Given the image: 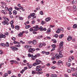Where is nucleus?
<instances>
[{"instance_id":"27","label":"nucleus","mask_w":77,"mask_h":77,"mask_svg":"<svg viewBox=\"0 0 77 77\" xmlns=\"http://www.w3.org/2000/svg\"><path fill=\"white\" fill-rule=\"evenodd\" d=\"M13 14H14V15H17V12L16 11H13Z\"/></svg>"},{"instance_id":"26","label":"nucleus","mask_w":77,"mask_h":77,"mask_svg":"<svg viewBox=\"0 0 77 77\" xmlns=\"http://www.w3.org/2000/svg\"><path fill=\"white\" fill-rule=\"evenodd\" d=\"M66 65L68 66L69 67L71 65V64L70 63H66Z\"/></svg>"},{"instance_id":"23","label":"nucleus","mask_w":77,"mask_h":77,"mask_svg":"<svg viewBox=\"0 0 77 77\" xmlns=\"http://www.w3.org/2000/svg\"><path fill=\"white\" fill-rule=\"evenodd\" d=\"M35 13H33V14L31 13L30 14V15L31 16V17H32L35 15Z\"/></svg>"},{"instance_id":"1","label":"nucleus","mask_w":77,"mask_h":77,"mask_svg":"<svg viewBox=\"0 0 77 77\" xmlns=\"http://www.w3.org/2000/svg\"><path fill=\"white\" fill-rule=\"evenodd\" d=\"M35 51V49L34 48H31L28 50L29 53H33V51Z\"/></svg>"},{"instance_id":"39","label":"nucleus","mask_w":77,"mask_h":77,"mask_svg":"<svg viewBox=\"0 0 77 77\" xmlns=\"http://www.w3.org/2000/svg\"><path fill=\"white\" fill-rule=\"evenodd\" d=\"M24 19V18L22 17H19V20H23Z\"/></svg>"},{"instance_id":"2","label":"nucleus","mask_w":77,"mask_h":77,"mask_svg":"<svg viewBox=\"0 0 77 77\" xmlns=\"http://www.w3.org/2000/svg\"><path fill=\"white\" fill-rule=\"evenodd\" d=\"M26 64L27 65L29 69H30V68H32V66H33V65H32L29 64V63H26Z\"/></svg>"},{"instance_id":"35","label":"nucleus","mask_w":77,"mask_h":77,"mask_svg":"<svg viewBox=\"0 0 77 77\" xmlns=\"http://www.w3.org/2000/svg\"><path fill=\"white\" fill-rule=\"evenodd\" d=\"M23 34L22 32H20V34H18V36H21L23 35Z\"/></svg>"},{"instance_id":"31","label":"nucleus","mask_w":77,"mask_h":77,"mask_svg":"<svg viewBox=\"0 0 77 77\" xmlns=\"http://www.w3.org/2000/svg\"><path fill=\"white\" fill-rule=\"evenodd\" d=\"M9 12H11L12 11V7L8 9Z\"/></svg>"},{"instance_id":"22","label":"nucleus","mask_w":77,"mask_h":77,"mask_svg":"<svg viewBox=\"0 0 77 77\" xmlns=\"http://www.w3.org/2000/svg\"><path fill=\"white\" fill-rule=\"evenodd\" d=\"M0 46H2L3 47H5V44L4 43H1L0 44Z\"/></svg>"},{"instance_id":"49","label":"nucleus","mask_w":77,"mask_h":77,"mask_svg":"<svg viewBox=\"0 0 77 77\" xmlns=\"http://www.w3.org/2000/svg\"><path fill=\"white\" fill-rule=\"evenodd\" d=\"M51 46L53 48H55V47H56V45H52Z\"/></svg>"},{"instance_id":"11","label":"nucleus","mask_w":77,"mask_h":77,"mask_svg":"<svg viewBox=\"0 0 77 77\" xmlns=\"http://www.w3.org/2000/svg\"><path fill=\"white\" fill-rule=\"evenodd\" d=\"M55 57L56 59H59V58H60L59 56V54H55Z\"/></svg>"},{"instance_id":"60","label":"nucleus","mask_w":77,"mask_h":77,"mask_svg":"<svg viewBox=\"0 0 77 77\" xmlns=\"http://www.w3.org/2000/svg\"><path fill=\"white\" fill-rule=\"evenodd\" d=\"M43 29V31H46L47 30V29L46 28H44Z\"/></svg>"},{"instance_id":"17","label":"nucleus","mask_w":77,"mask_h":77,"mask_svg":"<svg viewBox=\"0 0 77 77\" xmlns=\"http://www.w3.org/2000/svg\"><path fill=\"white\" fill-rule=\"evenodd\" d=\"M56 32L57 33H60V29L58 28L57 31H56Z\"/></svg>"},{"instance_id":"16","label":"nucleus","mask_w":77,"mask_h":77,"mask_svg":"<svg viewBox=\"0 0 77 77\" xmlns=\"http://www.w3.org/2000/svg\"><path fill=\"white\" fill-rule=\"evenodd\" d=\"M51 77H57V75H56L54 74H52L51 75Z\"/></svg>"},{"instance_id":"58","label":"nucleus","mask_w":77,"mask_h":77,"mask_svg":"<svg viewBox=\"0 0 77 77\" xmlns=\"http://www.w3.org/2000/svg\"><path fill=\"white\" fill-rule=\"evenodd\" d=\"M36 72H35L34 71H32V74H36Z\"/></svg>"},{"instance_id":"59","label":"nucleus","mask_w":77,"mask_h":77,"mask_svg":"<svg viewBox=\"0 0 77 77\" xmlns=\"http://www.w3.org/2000/svg\"><path fill=\"white\" fill-rule=\"evenodd\" d=\"M5 35L6 36H8L9 35V33L8 32H6L5 34Z\"/></svg>"},{"instance_id":"24","label":"nucleus","mask_w":77,"mask_h":77,"mask_svg":"<svg viewBox=\"0 0 77 77\" xmlns=\"http://www.w3.org/2000/svg\"><path fill=\"white\" fill-rule=\"evenodd\" d=\"M42 73H43V72H36V73L37 74H38V75L42 74Z\"/></svg>"},{"instance_id":"14","label":"nucleus","mask_w":77,"mask_h":77,"mask_svg":"<svg viewBox=\"0 0 77 77\" xmlns=\"http://www.w3.org/2000/svg\"><path fill=\"white\" fill-rule=\"evenodd\" d=\"M59 57H63V55L62 54V52L60 51L59 52Z\"/></svg>"},{"instance_id":"13","label":"nucleus","mask_w":77,"mask_h":77,"mask_svg":"<svg viewBox=\"0 0 77 77\" xmlns=\"http://www.w3.org/2000/svg\"><path fill=\"white\" fill-rule=\"evenodd\" d=\"M2 23L3 24H4V25H5V24H7V25H9V23L8 22H6V21H4L3 22H2Z\"/></svg>"},{"instance_id":"5","label":"nucleus","mask_w":77,"mask_h":77,"mask_svg":"<svg viewBox=\"0 0 77 77\" xmlns=\"http://www.w3.org/2000/svg\"><path fill=\"white\" fill-rule=\"evenodd\" d=\"M36 55H35L33 56H33H32L31 57V59L32 60H34L35 59H36Z\"/></svg>"},{"instance_id":"6","label":"nucleus","mask_w":77,"mask_h":77,"mask_svg":"<svg viewBox=\"0 0 77 77\" xmlns=\"http://www.w3.org/2000/svg\"><path fill=\"white\" fill-rule=\"evenodd\" d=\"M36 60L37 64V65H39V64H40V63H41V61L40 60H38V59H36Z\"/></svg>"},{"instance_id":"61","label":"nucleus","mask_w":77,"mask_h":77,"mask_svg":"<svg viewBox=\"0 0 77 77\" xmlns=\"http://www.w3.org/2000/svg\"><path fill=\"white\" fill-rule=\"evenodd\" d=\"M67 72H69V73H70L71 72V70L70 69H68L67 70Z\"/></svg>"},{"instance_id":"45","label":"nucleus","mask_w":77,"mask_h":77,"mask_svg":"<svg viewBox=\"0 0 77 77\" xmlns=\"http://www.w3.org/2000/svg\"><path fill=\"white\" fill-rule=\"evenodd\" d=\"M75 68H71V70L72 71H75Z\"/></svg>"},{"instance_id":"7","label":"nucleus","mask_w":77,"mask_h":77,"mask_svg":"<svg viewBox=\"0 0 77 77\" xmlns=\"http://www.w3.org/2000/svg\"><path fill=\"white\" fill-rule=\"evenodd\" d=\"M6 38V35H3V34H1L0 35V38Z\"/></svg>"},{"instance_id":"19","label":"nucleus","mask_w":77,"mask_h":77,"mask_svg":"<svg viewBox=\"0 0 77 77\" xmlns=\"http://www.w3.org/2000/svg\"><path fill=\"white\" fill-rule=\"evenodd\" d=\"M1 4L2 5H4V6H6V3L4 2H1Z\"/></svg>"},{"instance_id":"34","label":"nucleus","mask_w":77,"mask_h":77,"mask_svg":"<svg viewBox=\"0 0 77 77\" xmlns=\"http://www.w3.org/2000/svg\"><path fill=\"white\" fill-rule=\"evenodd\" d=\"M31 26L30 25H26V29H29V27H30Z\"/></svg>"},{"instance_id":"52","label":"nucleus","mask_w":77,"mask_h":77,"mask_svg":"<svg viewBox=\"0 0 77 77\" xmlns=\"http://www.w3.org/2000/svg\"><path fill=\"white\" fill-rule=\"evenodd\" d=\"M13 43L14 44H18V42H16V41H14L13 42Z\"/></svg>"},{"instance_id":"54","label":"nucleus","mask_w":77,"mask_h":77,"mask_svg":"<svg viewBox=\"0 0 77 77\" xmlns=\"http://www.w3.org/2000/svg\"><path fill=\"white\" fill-rule=\"evenodd\" d=\"M45 53L46 55H48V54H50V52H45Z\"/></svg>"},{"instance_id":"63","label":"nucleus","mask_w":77,"mask_h":77,"mask_svg":"<svg viewBox=\"0 0 77 77\" xmlns=\"http://www.w3.org/2000/svg\"><path fill=\"white\" fill-rule=\"evenodd\" d=\"M64 76H65V77H68L69 76H68V75H67L66 74H64Z\"/></svg>"},{"instance_id":"21","label":"nucleus","mask_w":77,"mask_h":77,"mask_svg":"<svg viewBox=\"0 0 77 77\" xmlns=\"http://www.w3.org/2000/svg\"><path fill=\"white\" fill-rule=\"evenodd\" d=\"M73 9H75V11H77V6H75V5H74L73 6Z\"/></svg>"},{"instance_id":"43","label":"nucleus","mask_w":77,"mask_h":77,"mask_svg":"<svg viewBox=\"0 0 77 77\" xmlns=\"http://www.w3.org/2000/svg\"><path fill=\"white\" fill-rule=\"evenodd\" d=\"M60 30H61L62 32H64V29L62 28H60Z\"/></svg>"},{"instance_id":"28","label":"nucleus","mask_w":77,"mask_h":77,"mask_svg":"<svg viewBox=\"0 0 77 77\" xmlns=\"http://www.w3.org/2000/svg\"><path fill=\"white\" fill-rule=\"evenodd\" d=\"M42 46H43V44H42V43H40L39 45V47L40 48H41Z\"/></svg>"},{"instance_id":"41","label":"nucleus","mask_w":77,"mask_h":77,"mask_svg":"<svg viewBox=\"0 0 77 77\" xmlns=\"http://www.w3.org/2000/svg\"><path fill=\"white\" fill-rule=\"evenodd\" d=\"M58 64H59L60 63H62V61L61 60H59L58 62Z\"/></svg>"},{"instance_id":"37","label":"nucleus","mask_w":77,"mask_h":77,"mask_svg":"<svg viewBox=\"0 0 77 77\" xmlns=\"http://www.w3.org/2000/svg\"><path fill=\"white\" fill-rule=\"evenodd\" d=\"M5 20L7 22H8L9 21V19H8L7 17L5 18Z\"/></svg>"},{"instance_id":"30","label":"nucleus","mask_w":77,"mask_h":77,"mask_svg":"<svg viewBox=\"0 0 77 77\" xmlns=\"http://www.w3.org/2000/svg\"><path fill=\"white\" fill-rule=\"evenodd\" d=\"M5 45L6 46V47H9V43L8 42H6V44H5Z\"/></svg>"},{"instance_id":"51","label":"nucleus","mask_w":77,"mask_h":77,"mask_svg":"<svg viewBox=\"0 0 77 77\" xmlns=\"http://www.w3.org/2000/svg\"><path fill=\"white\" fill-rule=\"evenodd\" d=\"M55 59V57L53 56V57L51 58V60H54Z\"/></svg>"},{"instance_id":"53","label":"nucleus","mask_w":77,"mask_h":77,"mask_svg":"<svg viewBox=\"0 0 77 77\" xmlns=\"http://www.w3.org/2000/svg\"><path fill=\"white\" fill-rule=\"evenodd\" d=\"M41 68V66H38L36 67V68Z\"/></svg>"},{"instance_id":"10","label":"nucleus","mask_w":77,"mask_h":77,"mask_svg":"<svg viewBox=\"0 0 77 77\" xmlns=\"http://www.w3.org/2000/svg\"><path fill=\"white\" fill-rule=\"evenodd\" d=\"M1 12L2 13H3V14H5V15H6V14H8V13H7V12L6 11H5V10H2V11H1Z\"/></svg>"},{"instance_id":"46","label":"nucleus","mask_w":77,"mask_h":77,"mask_svg":"<svg viewBox=\"0 0 77 77\" xmlns=\"http://www.w3.org/2000/svg\"><path fill=\"white\" fill-rule=\"evenodd\" d=\"M40 14L41 15H43V12L42 11H41L40 12Z\"/></svg>"},{"instance_id":"56","label":"nucleus","mask_w":77,"mask_h":77,"mask_svg":"<svg viewBox=\"0 0 77 77\" xmlns=\"http://www.w3.org/2000/svg\"><path fill=\"white\" fill-rule=\"evenodd\" d=\"M8 74H11V71L9 70L8 71Z\"/></svg>"},{"instance_id":"18","label":"nucleus","mask_w":77,"mask_h":77,"mask_svg":"<svg viewBox=\"0 0 77 77\" xmlns=\"http://www.w3.org/2000/svg\"><path fill=\"white\" fill-rule=\"evenodd\" d=\"M15 29H16L18 30V29H20V26H15Z\"/></svg>"},{"instance_id":"50","label":"nucleus","mask_w":77,"mask_h":77,"mask_svg":"<svg viewBox=\"0 0 77 77\" xmlns=\"http://www.w3.org/2000/svg\"><path fill=\"white\" fill-rule=\"evenodd\" d=\"M5 11H8L9 8L8 7H5Z\"/></svg>"},{"instance_id":"33","label":"nucleus","mask_w":77,"mask_h":77,"mask_svg":"<svg viewBox=\"0 0 77 77\" xmlns=\"http://www.w3.org/2000/svg\"><path fill=\"white\" fill-rule=\"evenodd\" d=\"M63 34H60L59 37V38H60L61 39V38H63Z\"/></svg>"},{"instance_id":"40","label":"nucleus","mask_w":77,"mask_h":77,"mask_svg":"<svg viewBox=\"0 0 77 77\" xmlns=\"http://www.w3.org/2000/svg\"><path fill=\"white\" fill-rule=\"evenodd\" d=\"M72 3L73 4H75V3H77L76 0H73V1L72 2Z\"/></svg>"},{"instance_id":"20","label":"nucleus","mask_w":77,"mask_h":77,"mask_svg":"<svg viewBox=\"0 0 77 77\" xmlns=\"http://www.w3.org/2000/svg\"><path fill=\"white\" fill-rule=\"evenodd\" d=\"M73 28L76 29V28H77V25H76V24H74L73 26Z\"/></svg>"},{"instance_id":"48","label":"nucleus","mask_w":77,"mask_h":77,"mask_svg":"<svg viewBox=\"0 0 77 77\" xmlns=\"http://www.w3.org/2000/svg\"><path fill=\"white\" fill-rule=\"evenodd\" d=\"M35 56H36V57H39V56H40V54H37L36 55H35Z\"/></svg>"},{"instance_id":"12","label":"nucleus","mask_w":77,"mask_h":77,"mask_svg":"<svg viewBox=\"0 0 77 77\" xmlns=\"http://www.w3.org/2000/svg\"><path fill=\"white\" fill-rule=\"evenodd\" d=\"M68 41H71L72 39V37L71 36H69L67 38Z\"/></svg>"},{"instance_id":"64","label":"nucleus","mask_w":77,"mask_h":77,"mask_svg":"<svg viewBox=\"0 0 77 77\" xmlns=\"http://www.w3.org/2000/svg\"><path fill=\"white\" fill-rule=\"evenodd\" d=\"M23 62H24V63H27L26 60H23Z\"/></svg>"},{"instance_id":"38","label":"nucleus","mask_w":77,"mask_h":77,"mask_svg":"<svg viewBox=\"0 0 77 77\" xmlns=\"http://www.w3.org/2000/svg\"><path fill=\"white\" fill-rule=\"evenodd\" d=\"M25 71V70L24 69H23L21 71H20V73H21L22 74H23V72H24Z\"/></svg>"},{"instance_id":"15","label":"nucleus","mask_w":77,"mask_h":77,"mask_svg":"<svg viewBox=\"0 0 77 77\" xmlns=\"http://www.w3.org/2000/svg\"><path fill=\"white\" fill-rule=\"evenodd\" d=\"M37 43V42H36V40H34L33 42H32V44H34V45H35V44H36Z\"/></svg>"},{"instance_id":"47","label":"nucleus","mask_w":77,"mask_h":77,"mask_svg":"<svg viewBox=\"0 0 77 77\" xmlns=\"http://www.w3.org/2000/svg\"><path fill=\"white\" fill-rule=\"evenodd\" d=\"M14 63H17V64L19 63L18 62H17V61H14Z\"/></svg>"},{"instance_id":"29","label":"nucleus","mask_w":77,"mask_h":77,"mask_svg":"<svg viewBox=\"0 0 77 77\" xmlns=\"http://www.w3.org/2000/svg\"><path fill=\"white\" fill-rule=\"evenodd\" d=\"M14 9L16 10H17V11H20V8L17 7L15 6L14 7Z\"/></svg>"},{"instance_id":"57","label":"nucleus","mask_w":77,"mask_h":77,"mask_svg":"<svg viewBox=\"0 0 77 77\" xmlns=\"http://www.w3.org/2000/svg\"><path fill=\"white\" fill-rule=\"evenodd\" d=\"M71 61H72V60H71V58H69V62H71Z\"/></svg>"},{"instance_id":"42","label":"nucleus","mask_w":77,"mask_h":77,"mask_svg":"<svg viewBox=\"0 0 77 77\" xmlns=\"http://www.w3.org/2000/svg\"><path fill=\"white\" fill-rule=\"evenodd\" d=\"M10 24H11V25H13V24H14V21H11L10 22Z\"/></svg>"},{"instance_id":"8","label":"nucleus","mask_w":77,"mask_h":77,"mask_svg":"<svg viewBox=\"0 0 77 77\" xmlns=\"http://www.w3.org/2000/svg\"><path fill=\"white\" fill-rule=\"evenodd\" d=\"M32 48V46L30 45H26V47H25V48H27V49H30Z\"/></svg>"},{"instance_id":"4","label":"nucleus","mask_w":77,"mask_h":77,"mask_svg":"<svg viewBox=\"0 0 77 77\" xmlns=\"http://www.w3.org/2000/svg\"><path fill=\"white\" fill-rule=\"evenodd\" d=\"M63 42H61L60 43V48H62L63 47Z\"/></svg>"},{"instance_id":"44","label":"nucleus","mask_w":77,"mask_h":77,"mask_svg":"<svg viewBox=\"0 0 77 77\" xmlns=\"http://www.w3.org/2000/svg\"><path fill=\"white\" fill-rule=\"evenodd\" d=\"M49 29L47 31V33H49V32H51V30H51V29L50 28H49Z\"/></svg>"},{"instance_id":"55","label":"nucleus","mask_w":77,"mask_h":77,"mask_svg":"<svg viewBox=\"0 0 77 77\" xmlns=\"http://www.w3.org/2000/svg\"><path fill=\"white\" fill-rule=\"evenodd\" d=\"M12 40H13V41H15L16 40V38L15 37H13L12 38Z\"/></svg>"},{"instance_id":"62","label":"nucleus","mask_w":77,"mask_h":77,"mask_svg":"<svg viewBox=\"0 0 77 77\" xmlns=\"http://www.w3.org/2000/svg\"><path fill=\"white\" fill-rule=\"evenodd\" d=\"M58 35L57 34H55V38H57V37H58Z\"/></svg>"},{"instance_id":"32","label":"nucleus","mask_w":77,"mask_h":77,"mask_svg":"<svg viewBox=\"0 0 77 77\" xmlns=\"http://www.w3.org/2000/svg\"><path fill=\"white\" fill-rule=\"evenodd\" d=\"M28 57H32V56H33V54H30V53H29L28 55Z\"/></svg>"},{"instance_id":"36","label":"nucleus","mask_w":77,"mask_h":77,"mask_svg":"<svg viewBox=\"0 0 77 77\" xmlns=\"http://www.w3.org/2000/svg\"><path fill=\"white\" fill-rule=\"evenodd\" d=\"M40 31L41 32H42V31H43V28H42V26L40 27Z\"/></svg>"},{"instance_id":"9","label":"nucleus","mask_w":77,"mask_h":77,"mask_svg":"<svg viewBox=\"0 0 77 77\" xmlns=\"http://www.w3.org/2000/svg\"><path fill=\"white\" fill-rule=\"evenodd\" d=\"M51 20V18L49 17L46 18L45 19V21H47V22L49 21H50Z\"/></svg>"},{"instance_id":"3","label":"nucleus","mask_w":77,"mask_h":77,"mask_svg":"<svg viewBox=\"0 0 77 77\" xmlns=\"http://www.w3.org/2000/svg\"><path fill=\"white\" fill-rule=\"evenodd\" d=\"M11 49L12 50H13V51H17L18 50V48H15L14 47H11Z\"/></svg>"},{"instance_id":"25","label":"nucleus","mask_w":77,"mask_h":77,"mask_svg":"<svg viewBox=\"0 0 77 77\" xmlns=\"http://www.w3.org/2000/svg\"><path fill=\"white\" fill-rule=\"evenodd\" d=\"M45 21H42L41 23V24L42 25H44V24H45Z\"/></svg>"}]
</instances>
